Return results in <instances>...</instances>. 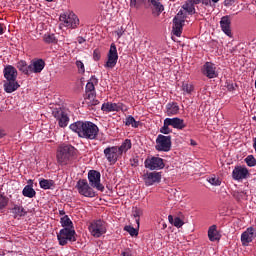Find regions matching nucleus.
<instances>
[{
    "mask_svg": "<svg viewBox=\"0 0 256 256\" xmlns=\"http://www.w3.org/2000/svg\"><path fill=\"white\" fill-rule=\"evenodd\" d=\"M121 256H133V253L131 252L130 249H125L122 253Z\"/></svg>",
    "mask_w": 256,
    "mask_h": 256,
    "instance_id": "nucleus-48",
    "label": "nucleus"
},
{
    "mask_svg": "<svg viewBox=\"0 0 256 256\" xmlns=\"http://www.w3.org/2000/svg\"><path fill=\"white\" fill-rule=\"evenodd\" d=\"M156 150L168 152L171 151V136L158 135L156 139Z\"/></svg>",
    "mask_w": 256,
    "mask_h": 256,
    "instance_id": "nucleus-7",
    "label": "nucleus"
},
{
    "mask_svg": "<svg viewBox=\"0 0 256 256\" xmlns=\"http://www.w3.org/2000/svg\"><path fill=\"white\" fill-rule=\"evenodd\" d=\"M75 157V147L71 145L60 146L57 152V161L60 165H69Z\"/></svg>",
    "mask_w": 256,
    "mask_h": 256,
    "instance_id": "nucleus-2",
    "label": "nucleus"
},
{
    "mask_svg": "<svg viewBox=\"0 0 256 256\" xmlns=\"http://www.w3.org/2000/svg\"><path fill=\"white\" fill-rule=\"evenodd\" d=\"M76 187L80 195H83L84 197H93L95 195V192L93 191L91 186H89V183L85 179L79 180Z\"/></svg>",
    "mask_w": 256,
    "mask_h": 256,
    "instance_id": "nucleus-10",
    "label": "nucleus"
},
{
    "mask_svg": "<svg viewBox=\"0 0 256 256\" xmlns=\"http://www.w3.org/2000/svg\"><path fill=\"white\" fill-rule=\"evenodd\" d=\"M185 25V14L183 11H179L177 15L173 19V27L172 33L176 37H181V33H183V26Z\"/></svg>",
    "mask_w": 256,
    "mask_h": 256,
    "instance_id": "nucleus-6",
    "label": "nucleus"
},
{
    "mask_svg": "<svg viewBox=\"0 0 256 256\" xmlns=\"http://www.w3.org/2000/svg\"><path fill=\"white\" fill-rule=\"evenodd\" d=\"M143 3H148V5H152V7L156 9V11H163V5H161L159 0H131L130 7H134L135 9H137L138 7L143 5Z\"/></svg>",
    "mask_w": 256,
    "mask_h": 256,
    "instance_id": "nucleus-11",
    "label": "nucleus"
},
{
    "mask_svg": "<svg viewBox=\"0 0 256 256\" xmlns=\"http://www.w3.org/2000/svg\"><path fill=\"white\" fill-rule=\"evenodd\" d=\"M208 183H210V185H214L215 187H217L221 185V180L216 176H212L208 179Z\"/></svg>",
    "mask_w": 256,
    "mask_h": 256,
    "instance_id": "nucleus-42",
    "label": "nucleus"
},
{
    "mask_svg": "<svg viewBox=\"0 0 256 256\" xmlns=\"http://www.w3.org/2000/svg\"><path fill=\"white\" fill-rule=\"evenodd\" d=\"M0 35H3V25L0 24Z\"/></svg>",
    "mask_w": 256,
    "mask_h": 256,
    "instance_id": "nucleus-54",
    "label": "nucleus"
},
{
    "mask_svg": "<svg viewBox=\"0 0 256 256\" xmlns=\"http://www.w3.org/2000/svg\"><path fill=\"white\" fill-rule=\"evenodd\" d=\"M131 149V140L126 139L120 147H118V152L120 155H123V153H126V151H129Z\"/></svg>",
    "mask_w": 256,
    "mask_h": 256,
    "instance_id": "nucleus-30",
    "label": "nucleus"
},
{
    "mask_svg": "<svg viewBox=\"0 0 256 256\" xmlns=\"http://www.w3.org/2000/svg\"><path fill=\"white\" fill-rule=\"evenodd\" d=\"M22 194L24 195V197L33 199V197H35V195H37V192H35V189H33V186L26 185L22 191Z\"/></svg>",
    "mask_w": 256,
    "mask_h": 256,
    "instance_id": "nucleus-26",
    "label": "nucleus"
},
{
    "mask_svg": "<svg viewBox=\"0 0 256 256\" xmlns=\"http://www.w3.org/2000/svg\"><path fill=\"white\" fill-rule=\"evenodd\" d=\"M5 137V131L0 129V139Z\"/></svg>",
    "mask_w": 256,
    "mask_h": 256,
    "instance_id": "nucleus-53",
    "label": "nucleus"
},
{
    "mask_svg": "<svg viewBox=\"0 0 256 256\" xmlns=\"http://www.w3.org/2000/svg\"><path fill=\"white\" fill-rule=\"evenodd\" d=\"M55 119H58L59 127H67L69 125V116L61 109H55L52 112Z\"/></svg>",
    "mask_w": 256,
    "mask_h": 256,
    "instance_id": "nucleus-14",
    "label": "nucleus"
},
{
    "mask_svg": "<svg viewBox=\"0 0 256 256\" xmlns=\"http://www.w3.org/2000/svg\"><path fill=\"white\" fill-rule=\"evenodd\" d=\"M117 35H118L119 38L122 37L123 36V29L118 30Z\"/></svg>",
    "mask_w": 256,
    "mask_h": 256,
    "instance_id": "nucleus-50",
    "label": "nucleus"
},
{
    "mask_svg": "<svg viewBox=\"0 0 256 256\" xmlns=\"http://www.w3.org/2000/svg\"><path fill=\"white\" fill-rule=\"evenodd\" d=\"M61 224L62 227H65L67 229L71 227L70 229H73V222L71 221V219H69V216H64L63 218H61Z\"/></svg>",
    "mask_w": 256,
    "mask_h": 256,
    "instance_id": "nucleus-35",
    "label": "nucleus"
},
{
    "mask_svg": "<svg viewBox=\"0 0 256 256\" xmlns=\"http://www.w3.org/2000/svg\"><path fill=\"white\" fill-rule=\"evenodd\" d=\"M76 67L78 68L80 73L85 71V65L81 62V60L76 61Z\"/></svg>",
    "mask_w": 256,
    "mask_h": 256,
    "instance_id": "nucleus-46",
    "label": "nucleus"
},
{
    "mask_svg": "<svg viewBox=\"0 0 256 256\" xmlns=\"http://www.w3.org/2000/svg\"><path fill=\"white\" fill-rule=\"evenodd\" d=\"M101 109L106 113H111L112 111H121V109H123V104L107 102L102 105Z\"/></svg>",
    "mask_w": 256,
    "mask_h": 256,
    "instance_id": "nucleus-24",
    "label": "nucleus"
},
{
    "mask_svg": "<svg viewBox=\"0 0 256 256\" xmlns=\"http://www.w3.org/2000/svg\"><path fill=\"white\" fill-rule=\"evenodd\" d=\"M143 215V210L139 209V208H136L134 211H133V217L136 218V224L138 225L139 227V223H140V219L139 217H141Z\"/></svg>",
    "mask_w": 256,
    "mask_h": 256,
    "instance_id": "nucleus-40",
    "label": "nucleus"
},
{
    "mask_svg": "<svg viewBox=\"0 0 256 256\" xmlns=\"http://www.w3.org/2000/svg\"><path fill=\"white\" fill-rule=\"evenodd\" d=\"M88 179L91 187H94L98 191H103L105 187L101 184V173L96 170H90L88 173Z\"/></svg>",
    "mask_w": 256,
    "mask_h": 256,
    "instance_id": "nucleus-8",
    "label": "nucleus"
},
{
    "mask_svg": "<svg viewBox=\"0 0 256 256\" xmlns=\"http://www.w3.org/2000/svg\"><path fill=\"white\" fill-rule=\"evenodd\" d=\"M125 125L127 126L131 125L132 127L137 128L139 127V122H136L133 116H129L128 118H126Z\"/></svg>",
    "mask_w": 256,
    "mask_h": 256,
    "instance_id": "nucleus-38",
    "label": "nucleus"
},
{
    "mask_svg": "<svg viewBox=\"0 0 256 256\" xmlns=\"http://www.w3.org/2000/svg\"><path fill=\"white\" fill-rule=\"evenodd\" d=\"M232 177L235 179V181L247 179V177H249V170L246 167H235L232 172Z\"/></svg>",
    "mask_w": 256,
    "mask_h": 256,
    "instance_id": "nucleus-16",
    "label": "nucleus"
},
{
    "mask_svg": "<svg viewBox=\"0 0 256 256\" xmlns=\"http://www.w3.org/2000/svg\"><path fill=\"white\" fill-rule=\"evenodd\" d=\"M168 221L171 223V225H174V227H177V229H180V227H183L185 225V222L181 220L179 217L173 218V215L168 216Z\"/></svg>",
    "mask_w": 256,
    "mask_h": 256,
    "instance_id": "nucleus-27",
    "label": "nucleus"
},
{
    "mask_svg": "<svg viewBox=\"0 0 256 256\" xmlns=\"http://www.w3.org/2000/svg\"><path fill=\"white\" fill-rule=\"evenodd\" d=\"M20 87L17 80H5L4 81V91L6 93H13L14 91H17Z\"/></svg>",
    "mask_w": 256,
    "mask_h": 256,
    "instance_id": "nucleus-23",
    "label": "nucleus"
},
{
    "mask_svg": "<svg viewBox=\"0 0 256 256\" xmlns=\"http://www.w3.org/2000/svg\"><path fill=\"white\" fill-rule=\"evenodd\" d=\"M70 129L77 133L79 137L84 139H95L97 133H99V128L93 122H81L78 121L70 125Z\"/></svg>",
    "mask_w": 256,
    "mask_h": 256,
    "instance_id": "nucleus-1",
    "label": "nucleus"
},
{
    "mask_svg": "<svg viewBox=\"0 0 256 256\" xmlns=\"http://www.w3.org/2000/svg\"><path fill=\"white\" fill-rule=\"evenodd\" d=\"M57 239L59 241V245L65 246L69 241L71 243H75V241H77V233L73 228H64L60 230L57 235Z\"/></svg>",
    "mask_w": 256,
    "mask_h": 256,
    "instance_id": "nucleus-3",
    "label": "nucleus"
},
{
    "mask_svg": "<svg viewBox=\"0 0 256 256\" xmlns=\"http://www.w3.org/2000/svg\"><path fill=\"white\" fill-rule=\"evenodd\" d=\"M182 90L184 91V93H191V91H193V85L183 84L182 85Z\"/></svg>",
    "mask_w": 256,
    "mask_h": 256,
    "instance_id": "nucleus-45",
    "label": "nucleus"
},
{
    "mask_svg": "<svg viewBox=\"0 0 256 256\" xmlns=\"http://www.w3.org/2000/svg\"><path fill=\"white\" fill-rule=\"evenodd\" d=\"M255 238H256L255 228H253V227L248 228L241 235L242 245H244V247H247V245H249V243H251L253 241V239H255Z\"/></svg>",
    "mask_w": 256,
    "mask_h": 256,
    "instance_id": "nucleus-15",
    "label": "nucleus"
},
{
    "mask_svg": "<svg viewBox=\"0 0 256 256\" xmlns=\"http://www.w3.org/2000/svg\"><path fill=\"white\" fill-rule=\"evenodd\" d=\"M86 95V103L88 105H99V100L95 99V92H88Z\"/></svg>",
    "mask_w": 256,
    "mask_h": 256,
    "instance_id": "nucleus-29",
    "label": "nucleus"
},
{
    "mask_svg": "<svg viewBox=\"0 0 256 256\" xmlns=\"http://www.w3.org/2000/svg\"><path fill=\"white\" fill-rule=\"evenodd\" d=\"M91 236L99 238L107 233V223L103 220L92 221L88 227Z\"/></svg>",
    "mask_w": 256,
    "mask_h": 256,
    "instance_id": "nucleus-5",
    "label": "nucleus"
},
{
    "mask_svg": "<svg viewBox=\"0 0 256 256\" xmlns=\"http://www.w3.org/2000/svg\"><path fill=\"white\" fill-rule=\"evenodd\" d=\"M183 9L187 11V13H195V4L192 3L191 0H188L184 5Z\"/></svg>",
    "mask_w": 256,
    "mask_h": 256,
    "instance_id": "nucleus-34",
    "label": "nucleus"
},
{
    "mask_svg": "<svg viewBox=\"0 0 256 256\" xmlns=\"http://www.w3.org/2000/svg\"><path fill=\"white\" fill-rule=\"evenodd\" d=\"M107 57L108 60L105 64V67H107L108 69H113V67L117 65V60L119 59V55L117 54V46H115V43H112L110 45Z\"/></svg>",
    "mask_w": 256,
    "mask_h": 256,
    "instance_id": "nucleus-9",
    "label": "nucleus"
},
{
    "mask_svg": "<svg viewBox=\"0 0 256 256\" xmlns=\"http://www.w3.org/2000/svg\"><path fill=\"white\" fill-rule=\"evenodd\" d=\"M45 69V61L38 59L30 64V73H41Z\"/></svg>",
    "mask_w": 256,
    "mask_h": 256,
    "instance_id": "nucleus-22",
    "label": "nucleus"
},
{
    "mask_svg": "<svg viewBox=\"0 0 256 256\" xmlns=\"http://www.w3.org/2000/svg\"><path fill=\"white\" fill-rule=\"evenodd\" d=\"M93 57L94 61H99V59H101V54L99 53V50H94Z\"/></svg>",
    "mask_w": 256,
    "mask_h": 256,
    "instance_id": "nucleus-47",
    "label": "nucleus"
},
{
    "mask_svg": "<svg viewBox=\"0 0 256 256\" xmlns=\"http://www.w3.org/2000/svg\"><path fill=\"white\" fill-rule=\"evenodd\" d=\"M61 25L68 27V29H77L79 27V17L73 12H66L59 17Z\"/></svg>",
    "mask_w": 256,
    "mask_h": 256,
    "instance_id": "nucleus-4",
    "label": "nucleus"
},
{
    "mask_svg": "<svg viewBox=\"0 0 256 256\" xmlns=\"http://www.w3.org/2000/svg\"><path fill=\"white\" fill-rule=\"evenodd\" d=\"M215 64L211 63V62H207L204 65L203 68V73L204 75H206V77H208L209 79H215V77H217V71H215Z\"/></svg>",
    "mask_w": 256,
    "mask_h": 256,
    "instance_id": "nucleus-20",
    "label": "nucleus"
},
{
    "mask_svg": "<svg viewBox=\"0 0 256 256\" xmlns=\"http://www.w3.org/2000/svg\"><path fill=\"white\" fill-rule=\"evenodd\" d=\"M144 181L147 186H151L154 183H159L161 181V173L159 172H150L144 175Z\"/></svg>",
    "mask_w": 256,
    "mask_h": 256,
    "instance_id": "nucleus-17",
    "label": "nucleus"
},
{
    "mask_svg": "<svg viewBox=\"0 0 256 256\" xmlns=\"http://www.w3.org/2000/svg\"><path fill=\"white\" fill-rule=\"evenodd\" d=\"M104 155L109 163H117V159L121 157L119 153V147L112 146L108 147L104 150Z\"/></svg>",
    "mask_w": 256,
    "mask_h": 256,
    "instance_id": "nucleus-12",
    "label": "nucleus"
},
{
    "mask_svg": "<svg viewBox=\"0 0 256 256\" xmlns=\"http://www.w3.org/2000/svg\"><path fill=\"white\" fill-rule=\"evenodd\" d=\"M190 145H192V147H195V146H197V142H195V140L191 139Z\"/></svg>",
    "mask_w": 256,
    "mask_h": 256,
    "instance_id": "nucleus-51",
    "label": "nucleus"
},
{
    "mask_svg": "<svg viewBox=\"0 0 256 256\" xmlns=\"http://www.w3.org/2000/svg\"><path fill=\"white\" fill-rule=\"evenodd\" d=\"M46 1L51 2V1H53V0H46Z\"/></svg>",
    "mask_w": 256,
    "mask_h": 256,
    "instance_id": "nucleus-58",
    "label": "nucleus"
},
{
    "mask_svg": "<svg viewBox=\"0 0 256 256\" xmlns=\"http://www.w3.org/2000/svg\"><path fill=\"white\" fill-rule=\"evenodd\" d=\"M212 1H213V3H218L219 0H212Z\"/></svg>",
    "mask_w": 256,
    "mask_h": 256,
    "instance_id": "nucleus-56",
    "label": "nucleus"
},
{
    "mask_svg": "<svg viewBox=\"0 0 256 256\" xmlns=\"http://www.w3.org/2000/svg\"><path fill=\"white\" fill-rule=\"evenodd\" d=\"M169 125L167 124V118L164 120V126L161 128L160 133H163L164 135H169L171 133V129H169Z\"/></svg>",
    "mask_w": 256,
    "mask_h": 256,
    "instance_id": "nucleus-41",
    "label": "nucleus"
},
{
    "mask_svg": "<svg viewBox=\"0 0 256 256\" xmlns=\"http://www.w3.org/2000/svg\"><path fill=\"white\" fill-rule=\"evenodd\" d=\"M245 163L248 165V167H255L256 165V159L254 155H249L245 158Z\"/></svg>",
    "mask_w": 256,
    "mask_h": 256,
    "instance_id": "nucleus-37",
    "label": "nucleus"
},
{
    "mask_svg": "<svg viewBox=\"0 0 256 256\" xmlns=\"http://www.w3.org/2000/svg\"><path fill=\"white\" fill-rule=\"evenodd\" d=\"M179 113V106L176 103L167 105V115H177Z\"/></svg>",
    "mask_w": 256,
    "mask_h": 256,
    "instance_id": "nucleus-31",
    "label": "nucleus"
},
{
    "mask_svg": "<svg viewBox=\"0 0 256 256\" xmlns=\"http://www.w3.org/2000/svg\"><path fill=\"white\" fill-rule=\"evenodd\" d=\"M17 68L19 69V71H22V73H24L25 75H29V73H31L30 65L27 66V62L23 60L17 63Z\"/></svg>",
    "mask_w": 256,
    "mask_h": 256,
    "instance_id": "nucleus-28",
    "label": "nucleus"
},
{
    "mask_svg": "<svg viewBox=\"0 0 256 256\" xmlns=\"http://www.w3.org/2000/svg\"><path fill=\"white\" fill-rule=\"evenodd\" d=\"M208 238L210 241H219V239H221V236H219V233L217 232V225H212L209 227Z\"/></svg>",
    "mask_w": 256,
    "mask_h": 256,
    "instance_id": "nucleus-25",
    "label": "nucleus"
},
{
    "mask_svg": "<svg viewBox=\"0 0 256 256\" xmlns=\"http://www.w3.org/2000/svg\"><path fill=\"white\" fill-rule=\"evenodd\" d=\"M12 213L15 215V217H25V215H27V212L21 206H14Z\"/></svg>",
    "mask_w": 256,
    "mask_h": 256,
    "instance_id": "nucleus-32",
    "label": "nucleus"
},
{
    "mask_svg": "<svg viewBox=\"0 0 256 256\" xmlns=\"http://www.w3.org/2000/svg\"><path fill=\"white\" fill-rule=\"evenodd\" d=\"M167 125H170L174 129H185L187 125L185 124V121L180 118H166Z\"/></svg>",
    "mask_w": 256,
    "mask_h": 256,
    "instance_id": "nucleus-18",
    "label": "nucleus"
},
{
    "mask_svg": "<svg viewBox=\"0 0 256 256\" xmlns=\"http://www.w3.org/2000/svg\"><path fill=\"white\" fill-rule=\"evenodd\" d=\"M40 187L41 189H51V187H53V180H41Z\"/></svg>",
    "mask_w": 256,
    "mask_h": 256,
    "instance_id": "nucleus-36",
    "label": "nucleus"
},
{
    "mask_svg": "<svg viewBox=\"0 0 256 256\" xmlns=\"http://www.w3.org/2000/svg\"><path fill=\"white\" fill-rule=\"evenodd\" d=\"M7 197H5L3 194H0V211L1 209H5L7 207Z\"/></svg>",
    "mask_w": 256,
    "mask_h": 256,
    "instance_id": "nucleus-43",
    "label": "nucleus"
},
{
    "mask_svg": "<svg viewBox=\"0 0 256 256\" xmlns=\"http://www.w3.org/2000/svg\"><path fill=\"white\" fill-rule=\"evenodd\" d=\"M124 231H127L131 237H137L139 235V227L134 228L133 226H125Z\"/></svg>",
    "mask_w": 256,
    "mask_h": 256,
    "instance_id": "nucleus-33",
    "label": "nucleus"
},
{
    "mask_svg": "<svg viewBox=\"0 0 256 256\" xmlns=\"http://www.w3.org/2000/svg\"><path fill=\"white\" fill-rule=\"evenodd\" d=\"M203 5H211V0H202Z\"/></svg>",
    "mask_w": 256,
    "mask_h": 256,
    "instance_id": "nucleus-49",
    "label": "nucleus"
},
{
    "mask_svg": "<svg viewBox=\"0 0 256 256\" xmlns=\"http://www.w3.org/2000/svg\"><path fill=\"white\" fill-rule=\"evenodd\" d=\"M45 43H57V39L55 38V34H46L44 35Z\"/></svg>",
    "mask_w": 256,
    "mask_h": 256,
    "instance_id": "nucleus-39",
    "label": "nucleus"
},
{
    "mask_svg": "<svg viewBox=\"0 0 256 256\" xmlns=\"http://www.w3.org/2000/svg\"><path fill=\"white\" fill-rule=\"evenodd\" d=\"M252 119H253V121H256V116H253Z\"/></svg>",
    "mask_w": 256,
    "mask_h": 256,
    "instance_id": "nucleus-57",
    "label": "nucleus"
},
{
    "mask_svg": "<svg viewBox=\"0 0 256 256\" xmlns=\"http://www.w3.org/2000/svg\"><path fill=\"white\" fill-rule=\"evenodd\" d=\"M220 26L223 33H225V35H227L228 37H231V19L229 18V16H223L221 18Z\"/></svg>",
    "mask_w": 256,
    "mask_h": 256,
    "instance_id": "nucleus-19",
    "label": "nucleus"
},
{
    "mask_svg": "<svg viewBox=\"0 0 256 256\" xmlns=\"http://www.w3.org/2000/svg\"><path fill=\"white\" fill-rule=\"evenodd\" d=\"M78 43H85V39L83 37L78 38Z\"/></svg>",
    "mask_w": 256,
    "mask_h": 256,
    "instance_id": "nucleus-52",
    "label": "nucleus"
},
{
    "mask_svg": "<svg viewBox=\"0 0 256 256\" xmlns=\"http://www.w3.org/2000/svg\"><path fill=\"white\" fill-rule=\"evenodd\" d=\"M60 215H65V211H60Z\"/></svg>",
    "mask_w": 256,
    "mask_h": 256,
    "instance_id": "nucleus-55",
    "label": "nucleus"
},
{
    "mask_svg": "<svg viewBox=\"0 0 256 256\" xmlns=\"http://www.w3.org/2000/svg\"><path fill=\"white\" fill-rule=\"evenodd\" d=\"M163 167H165V164L161 158L153 157L145 160V168L150 169L151 171H155V169H163Z\"/></svg>",
    "mask_w": 256,
    "mask_h": 256,
    "instance_id": "nucleus-13",
    "label": "nucleus"
},
{
    "mask_svg": "<svg viewBox=\"0 0 256 256\" xmlns=\"http://www.w3.org/2000/svg\"><path fill=\"white\" fill-rule=\"evenodd\" d=\"M86 93H95V84H93V82L86 84Z\"/></svg>",
    "mask_w": 256,
    "mask_h": 256,
    "instance_id": "nucleus-44",
    "label": "nucleus"
},
{
    "mask_svg": "<svg viewBox=\"0 0 256 256\" xmlns=\"http://www.w3.org/2000/svg\"><path fill=\"white\" fill-rule=\"evenodd\" d=\"M4 77L6 81L17 80V69L11 65L4 68Z\"/></svg>",
    "mask_w": 256,
    "mask_h": 256,
    "instance_id": "nucleus-21",
    "label": "nucleus"
}]
</instances>
